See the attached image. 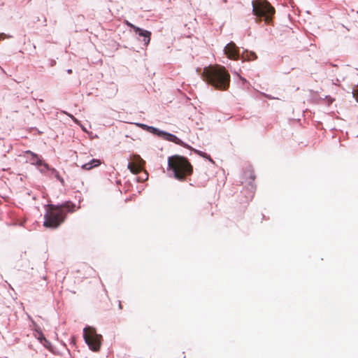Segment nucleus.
<instances>
[{"mask_svg": "<svg viewBox=\"0 0 358 358\" xmlns=\"http://www.w3.org/2000/svg\"><path fill=\"white\" fill-rule=\"evenodd\" d=\"M257 57L256 54L255 52H251L250 53V56L248 57V59H249V60H254V59H256Z\"/></svg>", "mask_w": 358, "mask_h": 358, "instance_id": "18", "label": "nucleus"}, {"mask_svg": "<svg viewBox=\"0 0 358 358\" xmlns=\"http://www.w3.org/2000/svg\"><path fill=\"white\" fill-rule=\"evenodd\" d=\"M83 338L90 349L93 351H98L99 350L101 336L97 334L92 327H85L83 329Z\"/></svg>", "mask_w": 358, "mask_h": 358, "instance_id": "5", "label": "nucleus"}, {"mask_svg": "<svg viewBox=\"0 0 358 358\" xmlns=\"http://www.w3.org/2000/svg\"><path fill=\"white\" fill-rule=\"evenodd\" d=\"M75 204L66 201L61 205H49V209L44 215L43 225L49 228H57L64 221L66 213L73 212Z\"/></svg>", "mask_w": 358, "mask_h": 358, "instance_id": "2", "label": "nucleus"}, {"mask_svg": "<svg viewBox=\"0 0 358 358\" xmlns=\"http://www.w3.org/2000/svg\"><path fill=\"white\" fill-rule=\"evenodd\" d=\"M167 170L169 177L183 180L192 173L193 168L186 157L176 155L168 158Z\"/></svg>", "mask_w": 358, "mask_h": 358, "instance_id": "3", "label": "nucleus"}, {"mask_svg": "<svg viewBox=\"0 0 358 358\" xmlns=\"http://www.w3.org/2000/svg\"><path fill=\"white\" fill-rule=\"evenodd\" d=\"M52 173L55 174V176L61 182H64V180L60 178L59 176V174L58 173V171H57L55 169H52Z\"/></svg>", "mask_w": 358, "mask_h": 358, "instance_id": "16", "label": "nucleus"}, {"mask_svg": "<svg viewBox=\"0 0 358 358\" xmlns=\"http://www.w3.org/2000/svg\"><path fill=\"white\" fill-rule=\"evenodd\" d=\"M224 52L229 59L238 60L240 58L238 48L234 42H229L225 45Z\"/></svg>", "mask_w": 358, "mask_h": 358, "instance_id": "9", "label": "nucleus"}, {"mask_svg": "<svg viewBox=\"0 0 358 358\" xmlns=\"http://www.w3.org/2000/svg\"><path fill=\"white\" fill-rule=\"evenodd\" d=\"M119 308L121 309L122 308V305H121V302L120 301L119 302Z\"/></svg>", "mask_w": 358, "mask_h": 358, "instance_id": "24", "label": "nucleus"}, {"mask_svg": "<svg viewBox=\"0 0 358 358\" xmlns=\"http://www.w3.org/2000/svg\"><path fill=\"white\" fill-rule=\"evenodd\" d=\"M100 165L99 159H92L89 162L85 163L81 166V168L85 170H90L92 168L97 167Z\"/></svg>", "mask_w": 358, "mask_h": 358, "instance_id": "12", "label": "nucleus"}, {"mask_svg": "<svg viewBox=\"0 0 358 358\" xmlns=\"http://www.w3.org/2000/svg\"><path fill=\"white\" fill-rule=\"evenodd\" d=\"M248 172L249 173L250 180L248 182V195L246 196V202L252 198L255 189V186L254 185L255 176L252 171L249 170Z\"/></svg>", "mask_w": 358, "mask_h": 358, "instance_id": "11", "label": "nucleus"}, {"mask_svg": "<svg viewBox=\"0 0 358 358\" xmlns=\"http://www.w3.org/2000/svg\"><path fill=\"white\" fill-rule=\"evenodd\" d=\"M357 13H358V12H357Z\"/></svg>", "mask_w": 358, "mask_h": 358, "instance_id": "27", "label": "nucleus"}, {"mask_svg": "<svg viewBox=\"0 0 358 358\" xmlns=\"http://www.w3.org/2000/svg\"><path fill=\"white\" fill-rule=\"evenodd\" d=\"M127 168L133 173H136L140 171L139 167L132 165L130 162H128Z\"/></svg>", "mask_w": 358, "mask_h": 358, "instance_id": "15", "label": "nucleus"}, {"mask_svg": "<svg viewBox=\"0 0 358 358\" xmlns=\"http://www.w3.org/2000/svg\"><path fill=\"white\" fill-rule=\"evenodd\" d=\"M136 34L138 36V39L142 41L145 45H148L150 41L151 32L148 30H145L138 27L135 28Z\"/></svg>", "mask_w": 358, "mask_h": 358, "instance_id": "10", "label": "nucleus"}, {"mask_svg": "<svg viewBox=\"0 0 358 358\" xmlns=\"http://www.w3.org/2000/svg\"><path fill=\"white\" fill-rule=\"evenodd\" d=\"M357 90H353L352 93L353 94V96H358V81H357Z\"/></svg>", "mask_w": 358, "mask_h": 358, "instance_id": "20", "label": "nucleus"}, {"mask_svg": "<svg viewBox=\"0 0 358 358\" xmlns=\"http://www.w3.org/2000/svg\"><path fill=\"white\" fill-rule=\"evenodd\" d=\"M27 318L29 320V325L31 329L33 331V336L41 343L45 348L49 350H52V344L51 343L47 340L43 332L41 331L38 325L31 319L29 315L27 314Z\"/></svg>", "mask_w": 358, "mask_h": 358, "instance_id": "6", "label": "nucleus"}, {"mask_svg": "<svg viewBox=\"0 0 358 358\" xmlns=\"http://www.w3.org/2000/svg\"><path fill=\"white\" fill-rule=\"evenodd\" d=\"M201 77L208 84L219 90H226L230 84V75L224 66L220 65L204 67Z\"/></svg>", "mask_w": 358, "mask_h": 358, "instance_id": "1", "label": "nucleus"}, {"mask_svg": "<svg viewBox=\"0 0 358 358\" xmlns=\"http://www.w3.org/2000/svg\"><path fill=\"white\" fill-rule=\"evenodd\" d=\"M27 195H29V196H30V192H27Z\"/></svg>", "mask_w": 358, "mask_h": 358, "instance_id": "25", "label": "nucleus"}, {"mask_svg": "<svg viewBox=\"0 0 358 358\" xmlns=\"http://www.w3.org/2000/svg\"><path fill=\"white\" fill-rule=\"evenodd\" d=\"M191 150L194 151L196 154H197L198 155L203 157V158H206V159H208L209 161L210 162H213L212 159L210 158V155H208V154H206V152H203L201 150H196V149H194L193 148H192V149H190Z\"/></svg>", "mask_w": 358, "mask_h": 358, "instance_id": "14", "label": "nucleus"}, {"mask_svg": "<svg viewBox=\"0 0 358 358\" xmlns=\"http://www.w3.org/2000/svg\"><path fill=\"white\" fill-rule=\"evenodd\" d=\"M136 124L143 129L146 130L147 131L150 132L155 136H157V134L159 131V129L158 128L154 127L152 126H148L143 123H137Z\"/></svg>", "mask_w": 358, "mask_h": 358, "instance_id": "13", "label": "nucleus"}, {"mask_svg": "<svg viewBox=\"0 0 358 358\" xmlns=\"http://www.w3.org/2000/svg\"><path fill=\"white\" fill-rule=\"evenodd\" d=\"M32 199H36V196H33Z\"/></svg>", "mask_w": 358, "mask_h": 358, "instance_id": "26", "label": "nucleus"}, {"mask_svg": "<svg viewBox=\"0 0 358 358\" xmlns=\"http://www.w3.org/2000/svg\"><path fill=\"white\" fill-rule=\"evenodd\" d=\"M71 117L75 122H78V120L76 118H74L72 115H71Z\"/></svg>", "mask_w": 358, "mask_h": 358, "instance_id": "22", "label": "nucleus"}, {"mask_svg": "<svg viewBox=\"0 0 358 358\" xmlns=\"http://www.w3.org/2000/svg\"><path fill=\"white\" fill-rule=\"evenodd\" d=\"M157 136L160 137L165 141L174 143L179 145L180 146H182L184 148H186L188 149H192V147L190 145H189L188 144H187L186 143L182 141L181 139L178 138L176 135L169 133L166 131L159 129Z\"/></svg>", "mask_w": 358, "mask_h": 358, "instance_id": "8", "label": "nucleus"}, {"mask_svg": "<svg viewBox=\"0 0 358 358\" xmlns=\"http://www.w3.org/2000/svg\"><path fill=\"white\" fill-rule=\"evenodd\" d=\"M232 73L236 74V75H237L238 77L239 78V79L241 80L243 83H246L247 82L246 79L245 78L241 76L236 71H234Z\"/></svg>", "mask_w": 358, "mask_h": 358, "instance_id": "19", "label": "nucleus"}, {"mask_svg": "<svg viewBox=\"0 0 358 358\" xmlns=\"http://www.w3.org/2000/svg\"><path fill=\"white\" fill-rule=\"evenodd\" d=\"M125 24L128 27H130L131 29H132L134 30V31H135V28H138L137 26L133 24L132 23H131L130 22H129L127 20L125 21Z\"/></svg>", "mask_w": 358, "mask_h": 358, "instance_id": "17", "label": "nucleus"}, {"mask_svg": "<svg viewBox=\"0 0 358 358\" xmlns=\"http://www.w3.org/2000/svg\"><path fill=\"white\" fill-rule=\"evenodd\" d=\"M24 159L26 163L36 165L41 173H45L49 169L48 164L43 162L40 157L30 150L24 151Z\"/></svg>", "mask_w": 358, "mask_h": 358, "instance_id": "7", "label": "nucleus"}, {"mask_svg": "<svg viewBox=\"0 0 358 358\" xmlns=\"http://www.w3.org/2000/svg\"><path fill=\"white\" fill-rule=\"evenodd\" d=\"M252 13L258 17H263L266 22H269L275 13V9L266 0H257L252 1Z\"/></svg>", "mask_w": 358, "mask_h": 358, "instance_id": "4", "label": "nucleus"}, {"mask_svg": "<svg viewBox=\"0 0 358 358\" xmlns=\"http://www.w3.org/2000/svg\"><path fill=\"white\" fill-rule=\"evenodd\" d=\"M266 96L268 99H275L274 97H273V96H271V95H266Z\"/></svg>", "mask_w": 358, "mask_h": 358, "instance_id": "21", "label": "nucleus"}, {"mask_svg": "<svg viewBox=\"0 0 358 358\" xmlns=\"http://www.w3.org/2000/svg\"><path fill=\"white\" fill-rule=\"evenodd\" d=\"M67 73H68L69 74L71 73H72V70H71V69H68V70H67Z\"/></svg>", "mask_w": 358, "mask_h": 358, "instance_id": "23", "label": "nucleus"}]
</instances>
